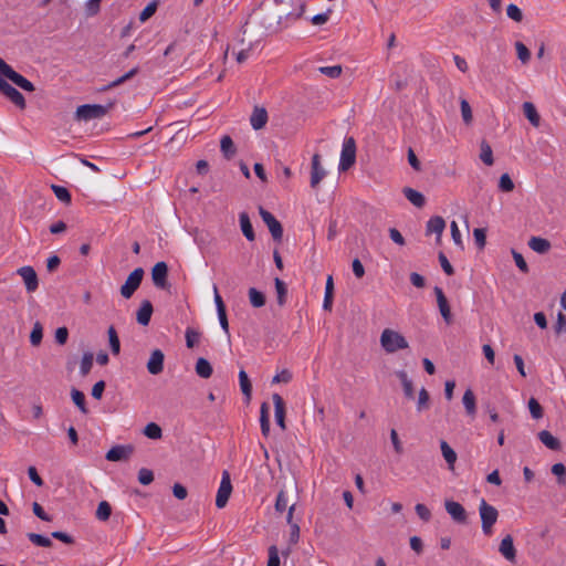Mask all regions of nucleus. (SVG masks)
<instances>
[{"label":"nucleus","mask_w":566,"mask_h":566,"mask_svg":"<svg viewBox=\"0 0 566 566\" xmlns=\"http://www.w3.org/2000/svg\"><path fill=\"white\" fill-rule=\"evenodd\" d=\"M107 334H108L111 352L114 355H118L119 352H120V342H119V338H118V335H117V332H116L115 327L114 326H109L108 331H107Z\"/></svg>","instance_id":"e433bc0d"},{"label":"nucleus","mask_w":566,"mask_h":566,"mask_svg":"<svg viewBox=\"0 0 566 566\" xmlns=\"http://www.w3.org/2000/svg\"><path fill=\"white\" fill-rule=\"evenodd\" d=\"M112 514V506L108 502L102 501L99 502L96 510V518L99 521H107Z\"/></svg>","instance_id":"79ce46f5"},{"label":"nucleus","mask_w":566,"mask_h":566,"mask_svg":"<svg viewBox=\"0 0 566 566\" xmlns=\"http://www.w3.org/2000/svg\"><path fill=\"white\" fill-rule=\"evenodd\" d=\"M239 382L241 391L245 397L247 402H249L252 396V385L248 377V374L243 369H241L239 373Z\"/></svg>","instance_id":"473e14b6"},{"label":"nucleus","mask_w":566,"mask_h":566,"mask_svg":"<svg viewBox=\"0 0 566 566\" xmlns=\"http://www.w3.org/2000/svg\"><path fill=\"white\" fill-rule=\"evenodd\" d=\"M405 197L417 208H421L426 203L424 196L412 188L406 187L402 190Z\"/></svg>","instance_id":"bb28decb"},{"label":"nucleus","mask_w":566,"mask_h":566,"mask_svg":"<svg viewBox=\"0 0 566 566\" xmlns=\"http://www.w3.org/2000/svg\"><path fill=\"white\" fill-rule=\"evenodd\" d=\"M446 228V222L443 218L441 217H432L428 220L427 227H426V233L427 234H436L438 239L441 238L443 231Z\"/></svg>","instance_id":"6ab92c4d"},{"label":"nucleus","mask_w":566,"mask_h":566,"mask_svg":"<svg viewBox=\"0 0 566 566\" xmlns=\"http://www.w3.org/2000/svg\"><path fill=\"white\" fill-rule=\"evenodd\" d=\"M259 213L266 224L274 241H281L283 238V227L281 222L266 209L259 207Z\"/></svg>","instance_id":"0eeeda50"},{"label":"nucleus","mask_w":566,"mask_h":566,"mask_svg":"<svg viewBox=\"0 0 566 566\" xmlns=\"http://www.w3.org/2000/svg\"><path fill=\"white\" fill-rule=\"evenodd\" d=\"M144 270L142 268H136L126 279L125 283L120 286V295L124 298H130L134 293L140 286V283L144 277Z\"/></svg>","instance_id":"39448f33"},{"label":"nucleus","mask_w":566,"mask_h":566,"mask_svg":"<svg viewBox=\"0 0 566 566\" xmlns=\"http://www.w3.org/2000/svg\"><path fill=\"white\" fill-rule=\"evenodd\" d=\"M154 307L150 301L144 300L136 313V321L143 326H147L150 322Z\"/></svg>","instance_id":"f3484780"},{"label":"nucleus","mask_w":566,"mask_h":566,"mask_svg":"<svg viewBox=\"0 0 566 566\" xmlns=\"http://www.w3.org/2000/svg\"><path fill=\"white\" fill-rule=\"evenodd\" d=\"M379 343L386 354H395L409 347L406 337L398 331L385 328L379 337Z\"/></svg>","instance_id":"f257e3e1"},{"label":"nucleus","mask_w":566,"mask_h":566,"mask_svg":"<svg viewBox=\"0 0 566 566\" xmlns=\"http://www.w3.org/2000/svg\"><path fill=\"white\" fill-rule=\"evenodd\" d=\"M266 566H280V557L276 546H270L269 560Z\"/></svg>","instance_id":"774afa93"},{"label":"nucleus","mask_w":566,"mask_h":566,"mask_svg":"<svg viewBox=\"0 0 566 566\" xmlns=\"http://www.w3.org/2000/svg\"><path fill=\"white\" fill-rule=\"evenodd\" d=\"M515 49H516L517 57L520 59V61L522 63H527L531 57L530 50L522 42H516Z\"/></svg>","instance_id":"5fc2aeb1"},{"label":"nucleus","mask_w":566,"mask_h":566,"mask_svg":"<svg viewBox=\"0 0 566 566\" xmlns=\"http://www.w3.org/2000/svg\"><path fill=\"white\" fill-rule=\"evenodd\" d=\"M168 265L166 262H157L151 269V280L156 287L166 290L169 284L167 281Z\"/></svg>","instance_id":"9d476101"},{"label":"nucleus","mask_w":566,"mask_h":566,"mask_svg":"<svg viewBox=\"0 0 566 566\" xmlns=\"http://www.w3.org/2000/svg\"><path fill=\"white\" fill-rule=\"evenodd\" d=\"M289 507L286 521L289 524L292 522V515L294 511V504L289 506V501L285 492L281 490L276 496L275 510L279 513H283Z\"/></svg>","instance_id":"412c9836"},{"label":"nucleus","mask_w":566,"mask_h":566,"mask_svg":"<svg viewBox=\"0 0 566 566\" xmlns=\"http://www.w3.org/2000/svg\"><path fill=\"white\" fill-rule=\"evenodd\" d=\"M0 93L8 97L20 109L25 108L23 95L2 77H0Z\"/></svg>","instance_id":"1a4fd4ad"},{"label":"nucleus","mask_w":566,"mask_h":566,"mask_svg":"<svg viewBox=\"0 0 566 566\" xmlns=\"http://www.w3.org/2000/svg\"><path fill=\"white\" fill-rule=\"evenodd\" d=\"M28 538L31 543H33L36 546L51 547L53 545L52 541L49 537L41 534L29 533Z\"/></svg>","instance_id":"a18cd8bd"},{"label":"nucleus","mask_w":566,"mask_h":566,"mask_svg":"<svg viewBox=\"0 0 566 566\" xmlns=\"http://www.w3.org/2000/svg\"><path fill=\"white\" fill-rule=\"evenodd\" d=\"M396 376L401 382L403 395L407 399L415 398V388L412 380L409 378L408 374L405 370H397Z\"/></svg>","instance_id":"4be33fe9"},{"label":"nucleus","mask_w":566,"mask_h":566,"mask_svg":"<svg viewBox=\"0 0 566 566\" xmlns=\"http://www.w3.org/2000/svg\"><path fill=\"white\" fill-rule=\"evenodd\" d=\"M165 355L160 349H154L147 361V370L151 375H159L164 370Z\"/></svg>","instance_id":"4468645a"},{"label":"nucleus","mask_w":566,"mask_h":566,"mask_svg":"<svg viewBox=\"0 0 566 566\" xmlns=\"http://www.w3.org/2000/svg\"><path fill=\"white\" fill-rule=\"evenodd\" d=\"M138 481L143 485H148L154 481V473L149 469H140L138 472Z\"/></svg>","instance_id":"13d9d810"},{"label":"nucleus","mask_w":566,"mask_h":566,"mask_svg":"<svg viewBox=\"0 0 566 566\" xmlns=\"http://www.w3.org/2000/svg\"><path fill=\"white\" fill-rule=\"evenodd\" d=\"M356 161V143L353 137H345L339 157L338 170H348Z\"/></svg>","instance_id":"7ed1b4c3"},{"label":"nucleus","mask_w":566,"mask_h":566,"mask_svg":"<svg viewBox=\"0 0 566 566\" xmlns=\"http://www.w3.org/2000/svg\"><path fill=\"white\" fill-rule=\"evenodd\" d=\"M333 279L332 276H328L325 284V294H324V302L323 307L325 310H331L332 302H333Z\"/></svg>","instance_id":"37998d69"},{"label":"nucleus","mask_w":566,"mask_h":566,"mask_svg":"<svg viewBox=\"0 0 566 566\" xmlns=\"http://www.w3.org/2000/svg\"><path fill=\"white\" fill-rule=\"evenodd\" d=\"M528 247L537 253H546L551 249L548 240L541 237H532L528 241Z\"/></svg>","instance_id":"c756f323"},{"label":"nucleus","mask_w":566,"mask_h":566,"mask_svg":"<svg viewBox=\"0 0 566 566\" xmlns=\"http://www.w3.org/2000/svg\"><path fill=\"white\" fill-rule=\"evenodd\" d=\"M538 439L546 448L551 450L555 451L559 450L560 448L559 440L547 430H542L541 432H538Z\"/></svg>","instance_id":"cd10ccee"},{"label":"nucleus","mask_w":566,"mask_h":566,"mask_svg":"<svg viewBox=\"0 0 566 566\" xmlns=\"http://www.w3.org/2000/svg\"><path fill=\"white\" fill-rule=\"evenodd\" d=\"M102 0H88L85 4L86 14L88 17L95 15L99 11Z\"/></svg>","instance_id":"0e129e2a"},{"label":"nucleus","mask_w":566,"mask_h":566,"mask_svg":"<svg viewBox=\"0 0 566 566\" xmlns=\"http://www.w3.org/2000/svg\"><path fill=\"white\" fill-rule=\"evenodd\" d=\"M144 434L149 439L157 440L163 437V430L157 423L149 422L144 428Z\"/></svg>","instance_id":"ea45409f"},{"label":"nucleus","mask_w":566,"mask_h":566,"mask_svg":"<svg viewBox=\"0 0 566 566\" xmlns=\"http://www.w3.org/2000/svg\"><path fill=\"white\" fill-rule=\"evenodd\" d=\"M318 185V153L312 156V171H311V186L316 187Z\"/></svg>","instance_id":"3c124183"},{"label":"nucleus","mask_w":566,"mask_h":566,"mask_svg":"<svg viewBox=\"0 0 566 566\" xmlns=\"http://www.w3.org/2000/svg\"><path fill=\"white\" fill-rule=\"evenodd\" d=\"M440 449H441L442 457L444 458V460L448 464L449 470H451V471L454 470V464H455L457 458H458L455 451L444 440L440 441Z\"/></svg>","instance_id":"393cba45"},{"label":"nucleus","mask_w":566,"mask_h":566,"mask_svg":"<svg viewBox=\"0 0 566 566\" xmlns=\"http://www.w3.org/2000/svg\"><path fill=\"white\" fill-rule=\"evenodd\" d=\"M451 237L455 245L463 248V242L461 238V232L455 221H452L450 224Z\"/></svg>","instance_id":"680f3d73"},{"label":"nucleus","mask_w":566,"mask_h":566,"mask_svg":"<svg viewBox=\"0 0 566 566\" xmlns=\"http://www.w3.org/2000/svg\"><path fill=\"white\" fill-rule=\"evenodd\" d=\"M272 400L274 403L275 421L282 430H285V402L279 394H273Z\"/></svg>","instance_id":"2eb2a0df"},{"label":"nucleus","mask_w":566,"mask_h":566,"mask_svg":"<svg viewBox=\"0 0 566 566\" xmlns=\"http://www.w3.org/2000/svg\"><path fill=\"white\" fill-rule=\"evenodd\" d=\"M479 514L481 518V527L484 535L489 536L492 534L494 524L497 521V510L489 504L484 499L480 501Z\"/></svg>","instance_id":"f03ea898"},{"label":"nucleus","mask_w":566,"mask_h":566,"mask_svg":"<svg viewBox=\"0 0 566 566\" xmlns=\"http://www.w3.org/2000/svg\"><path fill=\"white\" fill-rule=\"evenodd\" d=\"M390 441L395 452L397 454H401L403 452V448L396 429L390 430Z\"/></svg>","instance_id":"bf43d9fd"},{"label":"nucleus","mask_w":566,"mask_h":566,"mask_svg":"<svg viewBox=\"0 0 566 566\" xmlns=\"http://www.w3.org/2000/svg\"><path fill=\"white\" fill-rule=\"evenodd\" d=\"M231 492H232V484H231L230 474L228 471H223L220 486L218 489L217 497H216L217 507L222 509L227 505L229 497L231 495Z\"/></svg>","instance_id":"6e6552de"},{"label":"nucleus","mask_w":566,"mask_h":566,"mask_svg":"<svg viewBox=\"0 0 566 566\" xmlns=\"http://www.w3.org/2000/svg\"><path fill=\"white\" fill-rule=\"evenodd\" d=\"M462 403L468 416L474 417L476 415V399L471 388H468L464 391L462 397Z\"/></svg>","instance_id":"5701e85b"},{"label":"nucleus","mask_w":566,"mask_h":566,"mask_svg":"<svg viewBox=\"0 0 566 566\" xmlns=\"http://www.w3.org/2000/svg\"><path fill=\"white\" fill-rule=\"evenodd\" d=\"M200 334L192 329L187 328L186 329V345L188 348L195 347V345L199 342Z\"/></svg>","instance_id":"4d7b16f0"},{"label":"nucleus","mask_w":566,"mask_h":566,"mask_svg":"<svg viewBox=\"0 0 566 566\" xmlns=\"http://www.w3.org/2000/svg\"><path fill=\"white\" fill-rule=\"evenodd\" d=\"M415 510L422 521L428 522L431 518V512L424 504H417Z\"/></svg>","instance_id":"338daca9"},{"label":"nucleus","mask_w":566,"mask_h":566,"mask_svg":"<svg viewBox=\"0 0 566 566\" xmlns=\"http://www.w3.org/2000/svg\"><path fill=\"white\" fill-rule=\"evenodd\" d=\"M42 337H43V328H42V325L36 322L34 325H33V328L31 331V334H30V342L33 346H38L41 344L42 342Z\"/></svg>","instance_id":"de8ad7c7"},{"label":"nucleus","mask_w":566,"mask_h":566,"mask_svg":"<svg viewBox=\"0 0 566 566\" xmlns=\"http://www.w3.org/2000/svg\"><path fill=\"white\" fill-rule=\"evenodd\" d=\"M51 188L59 200L64 203L71 202V193L65 187L52 185Z\"/></svg>","instance_id":"49530a36"},{"label":"nucleus","mask_w":566,"mask_h":566,"mask_svg":"<svg viewBox=\"0 0 566 566\" xmlns=\"http://www.w3.org/2000/svg\"><path fill=\"white\" fill-rule=\"evenodd\" d=\"M430 396L426 388H421L418 392L416 402V409L418 412H422L429 408Z\"/></svg>","instance_id":"4c0bfd02"},{"label":"nucleus","mask_w":566,"mask_h":566,"mask_svg":"<svg viewBox=\"0 0 566 566\" xmlns=\"http://www.w3.org/2000/svg\"><path fill=\"white\" fill-rule=\"evenodd\" d=\"M292 379V374L290 370L287 369H283L282 371L277 373L273 379H272V382L273 384H287L290 382Z\"/></svg>","instance_id":"e2e57ef3"},{"label":"nucleus","mask_w":566,"mask_h":566,"mask_svg":"<svg viewBox=\"0 0 566 566\" xmlns=\"http://www.w3.org/2000/svg\"><path fill=\"white\" fill-rule=\"evenodd\" d=\"M138 73V67H134L127 73H125L123 76L116 78L115 81L111 82L109 84L103 86L101 91H108L111 88H114L116 86H119L120 84L125 83L126 81L130 80L133 76H135Z\"/></svg>","instance_id":"f704fd0d"},{"label":"nucleus","mask_w":566,"mask_h":566,"mask_svg":"<svg viewBox=\"0 0 566 566\" xmlns=\"http://www.w3.org/2000/svg\"><path fill=\"white\" fill-rule=\"evenodd\" d=\"M71 397H72L73 402L81 410V412L87 413L88 410H87L86 403H85V395L82 391H80L78 389L73 388L71 390Z\"/></svg>","instance_id":"a19ab883"},{"label":"nucleus","mask_w":566,"mask_h":566,"mask_svg":"<svg viewBox=\"0 0 566 566\" xmlns=\"http://www.w3.org/2000/svg\"><path fill=\"white\" fill-rule=\"evenodd\" d=\"M523 113L534 127L539 126L541 117H539V115L536 111V107L534 106L533 103L524 102L523 103Z\"/></svg>","instance_id":"c85d7f7f"},{"label":"nucleus","mask_w":566,"mask_h":566,"mask_svg":"<svg viewBox=\"0 0 566 566\" xmlns=\"http://www.w3.org/2000/svg\"><path fill=\"white\" fill-rule=\"evenodd\" d=\"M260 427L261 432L264 437L270 434V406L268 402H263L260 408Z\"/></svg>","instance_id":"a878e982"},{"label":"nucleus","mask_w":566,"mask_h":566,"mask_svg":"<svg viewBox=\"0 0 566 566\" xmlns=\"http://www.w3.org/2000/svg\"><path fill=\"white\" fill-rule=\"evenodd\" d=\"M343 69L340 65L333 66H321V74L331 78H337L340 76Z\"/></svg>","instance_id":"8fccbe9b"},{"label":"nucleus","mask_w":566,"mask_h":566,"mask_svg":"<svg viewBox=\"0 0 566 566\" xmlns=\"http://www.w3.org/2000/svg\"><path fill=\"white\" fill-rule=\"evenodd\" d=\"M500 554L509 562L513 563L516 558V549L513 543V537L511 535H506L500 543L499 546Z\"/></svg>","instance_id":"dca6fc26"},{"label":"nucleus","mask_w":566,"mask_h":566,"mask_svg":"<svg viewBox=\"0 0 566 566\" xmlns=\"http://www.w3.org/2000/svg\"><path fill=\"white\" fill-rule=\"evenodd\" d=\"M512 255H513L516 266L522 272L526 273L528 271V266H527V263L525 262L523 255L515 250H512Z\"/></svg>","instance_id":"69168bd1"},{"label":"nucleus","mask_w":566,"mask_h":566,"mask_svg":"<svg viewBox=\"0 0 566 566\" xmlns=\"http://www.w3.org/2000/svg\"><path fill=\"white\" fill-rule=\"evenodd\" d=\"M461 116L463 122L469 125L472 122V109L469 102L464 98L460 101Z\"/></svg>","instance_id":"09e8293b"},{"label":"nucleus","mask_w":566,"mask_h":566,"mask_svg":"<svg viewBox=\"0 0 566 566\" xmlns=\"http://www.w3.org/2000/svg\"><path fill=\"white\" fill-rule=\"evenodd\" d=\"M93 360H94V355L93 353L91 352H87L83 355L82 357V360H81V364H80V373L83 377H85L86 375H88V373L91 371L92 367H93Z\"/></svg>","instance_id":"58836bf2"},{"label":"nucleus","mask_w":566,"mask_h":566,"mask_svg":"<svg viewBox=\"0 0 566 566\" xmlns=\"http://www.w3.org/2000/svg\"><path fill=\"white\" fill-rule=\"evenodd\" d=\"M240 227L243 235L249 241L255 240V233L252 227V223L250 221L249 214L247 212H241L239 216Z\"/></svg>","instance_id":"b1692460"},{"label":"nucleus","mask_w":566,"mask_h":566,"mask_svg":"<svg viewBox=\"0 0 566 566\" xmlns=\"http://www.w3.org/2000/svg\"><path fill=\"white\" fill-rule=\"evenodd\" d=\"M157 10V2L148 3L139 14V21L145 22L155 14Z\"/></svg>","instance_id":"6e6d98bb"},{"label":"nucleus","mask_w":566,"mask_h":566,"mask_svg":"<svg viewBox=\"0 0 566 566\" xmlns=\"http://www.w3.org/2000/svg\"><path fill=\"white\" fill-rule=\"evenodd\" d=\"M134 452V448L130 444L123 446L118 444L111 448L106 453V460L117 462L128 459Z\"/></svg>","instance_id":"f8f14e48"},{"label":"nucleus","mask_w":566,"mask_h":566,"mask_svg":"<svg viewBox=\"0 0 566 566\" xmlns=\"http://www.w3.org/2000/svg\"><path fill=\"white\" fill-rule=\"evenodd\" d=\"M17 273L22 277L25 289L29 293L36 291L39 287V280L36 272L32 266H22L18 269Z\"/></svg>","instance_id":"9b49d317"},{"label":"nucleus","mask_w":566,"mask_h":566,"mask_svg":"<svg viewBox=\"0 0 566 566\" xmlns=\"http://www.w3.org/2000/svg\"><path fill=\"white\" fill-rule=\"evenodd\" d=\"M195 369L197 375L205 379L210 378L213 373L211 364L202 357L197 360Z\"/></svg>","instance_id":"2f4dec72"},{"label":"nucleus","mask_w":566,"mask_h":566,"mask_svg":"<svg viewBox=\"0 0 566 566\" xmlns=\"http://www.w3.org/2000/svg\"><path fill=\"white\" fill-rule=\"evenodd\" d=\"M481 160L486 165L491 166L493 165V151L491 146L486 142L481 143V153H480Z\"/></svg>","instance_id":"c03bdc74"},{"label":"nucleus","mask_w":566,"mask_h":566,"mask_svg":"<svg viewBox=\"0 0 566 566\" xmlns=\"http://www.w3.org/2000/svg\"><path fill=\"white\" fill-rule=\"evenodd\" d=\"M249 301L253 307H262L265 305V295L255 287L249 289Z\"/></svg>","instance_id":"72a5a7b5"},{"label":"nucleus","mask_w":566,"mask_h":566,"mask_svg":"<svg viewBox=\"0 0 566 566\" xmlns=\"http://www.w3.org/2000/svg\"><path fill=\"white\" fill-rule=\"evenodd\" d=\"M506 14H507V17L510 19H512V20H514L516 22H520L522 20V18H523L521 9L517 6L513 4V3L507 6Z\"/></svg>","instance_id":"052dcab7"},{"label":"nucleus","mask_w":566,"mask_h":566,"mask_svg":"<svg viewBox=\"0 0 566 566\" xmlns=\"http://www.w3.org/2000/svg\"><path fill=\"white\" fill-rule=\"evenodd\" d=\"M434 293H436V296H437V302H438L440 314L443 317V319L446 321V323L449 324L451 322V311H450V306L448 304V301H447V298H446V296L443 294V291H442L441 287L436 286L434 287Z\"/></svg>","instance_id":"a211bd4d"},{"label":"nucleus","mask_w":566,"mask_h":566,"mask_svg":"<svg viewBox=\"0 0 566 566\" xmlns=\"http://www.w3.org/2000/svg\"><path fill=\"white\" fill-rule=\"evenodd\" d=\"M528 410L534 419H541L543 417V409L535 398L528 400Z\"/></svg>","instance_id":"864d4df0"},{"label":"nucleus","mask_w":566,"mask_h":566,"mask_svg":"<svg viewBox=\"0 0 566 566\" xmlns=\"http://www.w3.org/2000/svg\"><path fill=\"white\" fill-rule=\"evenodd\" d=\"M499 189L503 192H510L514 189V182L509 174H503L499 180Z\"/></svg>","instance_id":"603ef678"},{"label":"nucleus","mask_w":566,"mask_h":566,"mask_svg":"<svg viewBox=\"0 0 566 566\" xmlns=\"http://www.w3.org/2000/svg\"><path fill=\"white\" fill-rule=\"evenodd\" d=\"M109 106L98 104H84L77 107L75 118L77 120L88 122L91 119L102 118L108 112Z\"/></svg>","instance_id":"20e7f679"},{"label":"nucleus","mask_w":566,"mask_h":566,"mask_svg":"<svg viewBox=\"0 0 566 566\" xmlns=\"http://www.w3.org/2000/svg\"><path fill=\"white\" fill-rule=\"evenodd\" d=\"M268 122V112L264 107H254L250 118L251 126L259 130L265 126Z\"/></svg>","instance_id":"aec40b11"},{"label":"nucleus","mask_w":566,"mask_h":566,"mask_svg":"<svg viewBox=\"0 0 566 566\" xmlns=\"http://www.w3.org/2000/svg\"><path fill=\"white\" fill-rule=\"evenodd\" d=\"M276 298L280 306H283L286 302L287 287L286 284L279 277L274 280Z\"/></svg>","instance_id":"c9c22d12"},{"label":"nucleus","mask_w":566,"mask_h":566,"mask_svg":"<svg viewBox=\"0 0 566 566\" xmlns=\"http://www.w3.org/2000/svg\"><path fill=\"white\" fill-rule=\"evenodd\" d=\"M444 507L448 514L452 517V520L457 523H465L467 522V512L464 507L455 501L447 500L444 502Z\"/></svg>","instance_id":"ddd939ff"},{"label":"nucleus","mask_w":566,"mask_h":566,"mask_svg":"<svg viewBox=\"0 0 566 566\" xmlns=\"http://www.w3.org/2000/svg\"><path fill=\"white\" fill-rule=\"evenodd\" d=\"M0 77L10 80L27 92H33L35 90L34 85L28 78L15 72L8 63L0 69Z\"/></svg>","instance_id":"423d86ee"},{"label":"nucleus","mask_w":566,"mask_h":566,"mask_svg":"<svg viewBox=\"0 0 566 566\" xmlns=\"http://www.w3.org/2000/svg\"><path fill=\"white\" fill-rule=\"evenodd\" d=\"M220 148H221V151H222L224 158L228 159V160L233 158V156L237 153V148L234 146V143H233L232 138L230 136H228V135H224L221 138Z\"/></svg>","instance_id":"7c9ffc66"}]
</instances>
